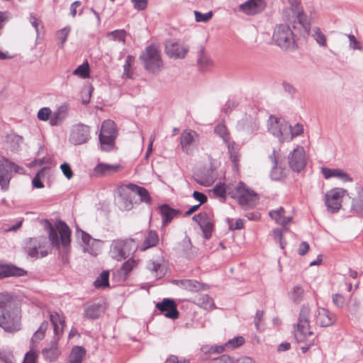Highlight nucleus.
Wrapping results in <instances>:
<instances>
[{"label":"nucleus","mask_w":363,"mask_h":363,"mask_svg":"<svg viewBox=\"0 0 363 363\" xmlns=\"http://www.w3.org/2000/svg\"><path fill=\"white\" fill-rule=\"evenodd\" d=\"M194 180L196 183L203 186H210L213 183V179L212 177H205L203 175H197Z\"/></svg>","instance_id":"e2e57ef3"},{"label":"nucleus","mask_w":363,"mask_h":363,"mask_svg":"<svg viewBox=\"0 0 363 363\" xmlns=\"http://www.w3.org/2000/svg\"><path fill=\"white\" fill-rule=\"evenodd\" d=\"M102 313V305L100 303L91 304L84 308V317L87 319H97Z\"/></svg>","instance_id":"c756f323"},{"label":"nucleus","mask_w":363,"mask_h":363,"mask_svg":"<svg viewBox=\"0 0 363 363\" xmlns=\"http://www.w3.org/2000/svg\"><path fill=\"white\" fill-rule=\"evenodd\" d=\"M313 36L320 46H326V37L319 28L315 27L313 29Z\"/></svg>","instance_id":"864d4df0"},{"label":"nucleus","mask_w":363,"mask_h":363,"mask_svg":"<svg viewBox=\"0 0 363 363\" xmlns=\"http://www.w3.org/2000/svg\"><path fill=\"white\" fill-rule=\"evenodd\" d=\"M215 133L219 135L225 143H228L229 141V133L228 132L227 128L224 124H218L216 126Z\"/></svg>","instance_id":"3c124183"},{"label":"nucleus","mask_w":363,"mask_h":363,"mask_svg":"<svg viewBox=\"0 0 363 363\" xmlns=\"http://www.w3.org/2000/svg\"><path fill=\"white\" fill-rule=\"evenodd\" d=\"M198 304L206 310L213 309L214 308V302L213 298L207 294L201 295L198 298Z\"/></svg>","instance_id":"de8ad7c7"},{"label":"nucleus","mask_w":363,"mask_h":363,"mask_svg":"<svg viewBox=\"0 0 363 363\" xmlns=\"http://www.w3.org/2000/svg\"><path fill=\"white\" fill-rule=\"evenodd\" d=\"M48 328V322H43L38 329L34 333L31 339L32 342L38 343L40 340H42L45 337V334Z\"/></svg>","instance_id":"79ce46f5"},{"label":"nucleus","mask_w":363,"mask_h":363,"mask_svg":"<svg viewBox=\"0 0 363 363\" xmlns=\"http://www.w3.org/2000/svg\"><path fill=\"white\" fill-rule=\"evenodd\" d=\"M42 356L47 362H53L56 361L61 354V351L58 347V340L54 337L48 345L42 350Z\"/></svg>","instance_id":"6ab92c4d"},{"label":"nucleus","mask_w":363,"mask_h":363,"mask_svg":"<svg viewBox=\"0 0 363 363\" xmlns=\"http://www.w3.org/2000/svg\"><path fill=\"white\" fill-rule=\"evenodd\" d=\"M36 352L31 349L26 354L23 363H36Z\"/></svg>","instance_id":"338daca9"},{"label":"nucleus","mask_w":363,"mask_h":363,"mask_svg":"<svg viewBox=\"0 0 363 363\" xmlns=\"http://www.w3.org/2000/svg\"><path fill=\"white\" fill-rule=\"evenodd\" d=\"M133 240H117L111 245V252L113 257L121 260L127 258L135 250Z\"/></svg>","instance_id":"9d476101"},{"label":"nucleus","mask_w":363,"mask_h":363,"mask_svg":"<svg viewBox=\"0 0 363 363\" xmlns=\"http://www.w3.org/2000/svg\"><path fill=\"white\" fill-rule=\"evenodd\" d=\"M321 172L325 179H330L331 177H337L342 181L352 182V178L350 175L340 169H330L328 167H322Z\"/></svg>","instance_id":"393cba45"},{"label":"nucleus","mask_w":363,"mask_h":363,"mask_svg":"<svg viewBox=\"0 0 363 363\" xmlns=\"http://www.w3.org/2000/svg\"><path fill=\"white\" fill-rule=\"evenodd\" d=\"M189 51V48L177 41L169 40L165 45L167 55L174 59L184 58Z\"/></svg>","instance_id":"f3484780"},{"label":"nucleus","mask_w":363,"mask_h":363,"mask_svg":"<svg viewBox=\"0 0 363 363\" xmlns=\"http://www.w3.org/2000/svg\"><path fill=\"white\" fill-rule=\"evenodd\" d=\"M47 170V168L43 167L40 169L34 177L32 181V184L33 187L37 189H41L44 187L43 183L40 181V177L45 176V172Z\"/></svg>","instance_id":"603ef678"},{"label":"nucleus","mask_w":363,"mask_h":363,"mask_svg":"<svg viewBox=\"0 0 363 363\" xmlns=\"http://www.w3.org/2000/svg\"><path fill=\"white\" fill-rule=\"evenodd\" d=\"M67 106H60L51 116L50 123L51 125H57L60 124L67 116Z\"/></svg>","instance_id":"473e14b6"},{"label":"nucleus","mask_w":363,"mask_h":363,"mask_svg":"<svg viewBox=\"0 0 363 363\" xmlns=\"http://www.w3.org/2000/svg\"><path fill=\"white\" fill-rule=\"evenodd\" d=\"M23 141V138L16 134H9L6 137V143L10 145L11 150H16Z\"/></svg>","instance_id":"c03bdc74"},{"label":"nucleus","mask_w":363,"mask_h":363,"mask_svg":"<svg viewBox=\"0 0 363 363\" xmlns=\"http://www.w3.org/2000/svg\"><path fill=\"white\" fill-rule=\"evenodd\" d=\"M272 38L276 44L283 50H294L296 47L294 33L286 24L277 25L274 28Z\"/></svg>","instance_id":"20e7f679"},{"label":"nucleus","mask_w":363,"mask_h":363,"mask_svg":"<svg viewBox=\"0 0 363 363\" xmlns=\"http://www.w3.org/2000/svg\"><path fill=\"white\" fill-rule=\"evenodd\" d=\"M90 139V128L84 124H77L72 129L69 142L74 145L84 144Z\"/></svg>","instance_id":"ddd939ff"},{"label":"nucleus","mask_w":363,"mask_h":363,"mask_svg":"<svg viewBox=\"0 0 363 363\" xmlns=\"http://www.w3.org/2000/svg\"><path fill=\"white\" fill-rule=\"evenodd\" d=\"M333 303L335 306L338 308H343L345 305V297L340 294H335L332 296Z\"/></svg>","instance_id":"0e129e2a"},{"label":"nucleus","mask_w":363,"mask_h":363,"mask_svg":"<svg viewBox=\"0 0 363 363\" xmlns=\"http://www.w3.org/2000/svg\"><path fill=\"white\" fill-rule=\"evenodd\" d=\"M137 265V262L133 259H129L128 261L124 262L121 266L119 273L124 278H126L129 273L132 271V269Z\"/></svg>","instance_id":"49530a36"},{"label":"nucleus","mask_w":363,"mask_h":363,"mask_svg":"<svg viewBox=\"0 0 363 363\" xmlns=\"http://www.w3.org/2000/svg\"><path fill=\"white\" fill-rule=\"evenodd\" d=\"M28 272L23 268L12 264H0V279L14 277H20L27 275Z\"/></svg>","instance_id":"4be33fe9"},{"label":"nucleus","mask_w":363,"mask_h":363,"mask_svg":"<svg viewBox=\"0 0 363 363\" xmlns=\"http://www.w3.org/2000/svg\"><path fill=\"white\" fill-rule=\"evenodd\" d=\"M347 191L341 188H334L327 191L325 194V204L327 210L331 213L339 211L342 207V198Z\"/></svg>","instance_id":"6e6552de"},{"label":"nucleus","mask_w":363,"mask_h":363,"mask_svg":"<svg viewBox=\"0 0 363 363\" xmlns=\"http://www.w3.org/2000/svg\"><path fill=\"white\" fill-rule=\"evenodd\" d=\"M295 15V21H297L304 30L308 33L310 31V21L307 16L304 13L301 7L291 9Z\"/></svg>","instance_id":"a878e982"},{"label":"nucleus","mask_w":363,"mask_h":363,"mask_svg":"<svg viewBox=\"0 0 363 363\" xmlns=\"http://www.w3.org/2000/svg\"><path fill=\"white\" fill-rule=\"evenodd\" d=\"M196 135L195 131H184L180 137V145L183 151H187L186 147L192 144L194 136Z\"/></svg>","instance_id":"c9c22d12"},{"label":"nucleus","mask_w":363,"mask_h":363,"mask_svg":"<svg viewBox=\"0 0 363 363\" xmlns=\"http://www.w3.org/2000/svg\"><path fill=\"white\" fill-rule=\"evenodd\" d=\"M288 169L281 163L273 165L270 172V177L273 180H281L285 178L288 174Z\"/></svg>","instance_id":"7c9ffc66"},{"label":"nucleus","mask_w":363,"mask_h":363,"mask_svg":"<svg viewBox=\"0 0 363 363\" xmlns=\"http://www.w3.org/2000/svg\"><path fill=\"white\" fill-rule=\"evenodd\" d=\"M19 308L13 299V296L8 293H0V312L1 314L6 311H9L14 308Z\"/></svg>","instance_id":"b1692460"},{"label":"nucleus","mask_w":363,"mask_h":363,"mask_svg":"<svg viewBox=\"0 0 363 363\" xmlns=\"http://www.w3.org/2000/svg\"><path fill=\"white\" fill-rule=\"evenodd\" d=\"M289 129V123L284 119L277 118L273 116L268 121V130L280 142H284L286 130Z\"/></svg>","instance_id":"f8f14e48"},{"label":"nucleus","mask_w":363,"mask_h":363,"mask_svg":"<svg viewBox=\"0 0 363 363\" xmlns=\"http://www.w3.org/2000/svg\"><path fill=\"white\" fill-rule=\"evenodd\" d=\"M50 318L53 325H60L62 327L65 325V319L64 316H61L57 312H52L50 314Z\"/></svg>","instance_id":"13d9d810"},{"label":"nucleus","mask_w":363,"mask_h":363,"mask_svg":"<svg viewBox=\"0 0 363 363\" xmlns=\"http://www.w3.org/2000/svg\"><path fill=\"white\" fill-rule=\"evenodd\" d=\"M109 278V272L108 271H103L99 277L96 278L94 284V286L98 289L101 287L108 286L109 285L108 283Z\"/></svg>","instance_id":"09e8293b"},{"label":"nucleus","mask_w":363,"mask_h":363,"mask_svg":"<svg viewBox=\"0 0 363 363\" xmlns=\"http://www.w3.org/2000/svg\"><path fill=\"white\" fill-rule=\"evenodd\" d=\"M201 228L203 237L208 240L212 236L213 223L211 217L206 212H201L196 214L192 218Z\"/></svg>","instance_id":"2eb2a0df"},{"label":"nucleus","mask_w":363,"mask_h":363,"mask_svg":"<svg viewBox=\"0 0 363 363\" xmlns=\"http://www.w3.org/2000/svg\"><path fill=\"white\" fill-rule=\"evenodd\" d=\"M80 233L82 242L84 244V250L91 255H94L95 252L91 245L95 242L96 240L93 239L90 235L83 230H80Z\"/></svg>","instance_id":"37998d69"},{"label":"nucleus","mask_w":363,"mask_h":363,"mask_svg":"<svg viewBox=\"0 0 363 363\" xmlns=\"http://www.w3.org/2000/svg\"><path fill=\"white\" fill-rule=\"evenodd\" d=\"M73 74L82 79H87L90 76V67L87 61L78 66L74 71Z\"/></svg>","instance_id":"ea45409f"},{"label":"nucleus","mask_w":363,"mask_h":363,"mask_svg":"<svg viewBox=\"0 0 363 363\" xmlns=\"http://www.w3.org/2000/svg\"><path fill=\"white\" fill-rule=\"evenodd\" d=\"M264 0H248L239 6L240 10L247 15H256L264 10Z\"/></svg>","instance_id":"412c9836"},{"label":"nucleus","mask_w":363,"mask_h":363,"mask_svg":"<svg viewBox=\"0 0 363 363\" xmlns=\"http://www.w3.org/2000/svg\"><path fill=\"white\" fill-rule=\"evenodd\" d=\"M37 240L36 238H30L29 239V244L30 246H28L27 247V252L28 255L30 257H38V247H40L39 244H36Z\"/></svg>","instance_id":"8fccbe9b"},{"label":"nucleus","mask_w":363,"mask_h":363,"mask_svg":"<svg viewBox=\"0 0 363 363\" xmlns=\"http://www.w3.org/2000/svg\"><path fill=\"white\" fill-rule=\"evenodd\" d=\"M139 59L144 68L151 73H158L163 67L160 50L155 44L147 46L140 55Z\"/></svg>","instance_id":"f03ea898"},{"label":"nucleus","mask_w":363,"mask_h":363,"mask_svg":"<svg viewBox=\"0 0 363 363\" xmlns=\"http://www.w3.org/2000/svg\"><path fill=\"white\" fill-rule=\"evenodd\" d=\"M116 192L119 196L118 205L123 211H130L133 207V200L134 195L128 186V184L119 186Z\"/></svg>","instance_id":"4468645a"},{"label":"nucleus","mask_w":363,"mask_h":363,"mask_svg":"<svg viewBox=\"0 0 363 363\" xmlns=\"http://www.w3.org/2000/svg\"><path fill=\"white\" fill-rule=\"evenodd\" d=\"M315 323L320 327H329L336 321V315L325 308H318L315 313Z\"/></svg>","instance_id":"a211bd4d"},{"label":"nucleus","mask_w":363,"mask_h":363,"mask_svg":"<svg viewBox=\"0 0 363 363\" xmlns=\"http://www.w3.org/2000/svg\"><path fill=\"white\" fill-rule=\"evenodd\" d=\"M197 62L202 71L206 70L210 66L212 65V61L208 56L205 55L203 48H201L199 52V58Z\"/></svg>","instance_id":"58836bf2"},{"label":"nucleus","mask_w":363,"mask_h":363,"mask_svg":"<svg viewBox=\"0 0 363 363\" xmlns=\"http://www.w3.org/2000/svg\"><path fill=\"white\" fill-rule=\"evenodd\" d=\"M52 116V111L48 107H43L40 108L38 112V118L43 121H46L49 118L50 119V117Z\"/></svg>","instance_id":"052dcab7"},{"label":"nucleus","mask_w":363,"mask_h":363,"mask_svg":"<svg viewBox=\"0 0 363 363\" xmlns=\"http://www.w3.org/2000/svg\"><path fill=\"white\" fill-rule=\"evenodd\" d=\"M120 167L121 166L119 164L99 163L94 167V172L96 176H104L111 172H117Z\"/></svg>","instance_id":"cd10ccee"},{"label":"nucleus","mask_w":363,"mask_h":363,"mask_svg":"<svg viewBox=\"0 0 363 363\" xmlns=\"http://www.w3.org/2000/svg\"><path fill=\"white\" fill-rule=\"evenodd\" d=\"M183 289L191 291L198 292L205 289V284L199 282L196 280L193 279H184L183 285L182 287Z\"/></svg>","instance_id":"72a5a7b5"},{"label":"nucleus","mask_w":363,"mask_h":363,"mask_svg":"<svg viewBox=\"0 0 363 363\" xmlns=\"http://www.w3.org/2000/svg\"><path fill=\"white\" fill-rule=\"evenodd\" d=\"M194 16L197 22H208L213 16V12L208 11L206 13H202L198 11H194Z\"/></svg>","instance_id":"680f3d73"},{"label":"nucleus","mask_w":363,"mask_h":363,"mask_svg":"<svg viewBox=\"0 0 363 363\" xmlns=\"http://www.w3.org/2000/svg\"><path fill=\"white\" fill-rule=\"evenodd\" d=\"M213 194L216 197H219L223 201L226 199V189L224 184H218L213 189Z\"/></svg>","instance_id":"6e6d98bb"},{"label":"nucleus","mask_w":363,"mask_h":363,"mask_svg":"<svg viewBox=\"0 0 363 363\" xmlns=\"http://www.w3.org/2000/svg\"><path fill=\"white\" fill-rule=\"evenodd\" d=\"M127 34V32L124 29H120L108 32L107 33V36H112L113 40L118 41L125 44Z\"/></svg>","instance_id":"a18cd8bd"},{"label":"nucleus","mask_w":363,"mask_h":363,"mask_svg":"<svg viewBox=\"0 0 363 363\" xmlns=\"http://www.w3.org/2000/svg\"><path fill=\"white\" fill-rule=\"evenodd\" d=\"M45 221V228L49 232L48 238L52 247L59 250L62 245L65 252L67 253L71 242V230L69 226L64 221L59 220L55 228L48 220Z\"/></svg>","instance_id":"f257e3e1"},{"label":"nucleus","mask_w":363,"mask_h":363,"mask_svg":"<svg viewBox=\"0 0 363 363\" xmlns=\"http://www.w3.org/2000/svg\"><path fill=\"white\" fill-rule=\"evenodd\" d=\"M288 163L292 171L300 172L306 164L305 151L303 147L297 146L288 155Z\"/></svg>","instance_id":"9b49d317"},{"label":"nucleus","mask_w":363,"mask_h":363,"mask_svg":"<svg viewBox=\"0 0 363 363\" xmlns=\"http://www.w3.org/2000/svg\"><path fill=\"white\" fill-rule=\"evenodd\" d=\"M311 308L308 305L303 304L300 309L298 323L295 325L294 337L298 342L306 341L308 337L313 335L311 330L309 316Z\"/></svg>","instance_id":"7ed1b4c3"},{"label":"nucleus","mask_w":363,"mask_h":363,"mask_svg":"<svg viewBox=\"0 0 363 363\" xmlns=\"http://www.w3.org/2000/svg\"><path fill=\"white\" fill-rule=\"evenodd\" d=\"M210 363H233V361L230 356L223 354L218 357L213 359L210 361Z\"/></svg>","instance_id":"774afa93"},{"label":"nucleus","mask_w":363,"mask_h":363,"mask_svg":"<svg viewBox=\"0 0 363 363\" xmlns=\"http://www.w3.org/2000/svg\"><path fill=\"white\" fill-rule=\"evenodd\" d=\"M177 306L175 301L168 298H164L161 302L156 304L158 311L164 313L166 318L173 320L177 319L179 315Z\"/></svg>","instance_id":"dca6fc26"},{"label":"nucleus","mask_w":363,"mask_h":363,"mask_svg":"<svg viewBox=\"0 0 363 363\" xmlns=\"http://www.w3.org/2000/svg\"><path fill=\"white\" fill-rule=\"evenodd\" d=\"M86 355V350L82 346L72 347L68 363H82Z\"/></svg>","instance_id":"2f4dec72"},{"label":"nucleus","mask_w":363,"mask_h":363,"mask_svg":"<svg viewBox=\"0 0 363 363\" xmlns=\"http://www.w3.org/2000/svg\"><path fill=\"white\" fill-rule=\"evenodd\" d=\"M347 38L350 41V48L353 50H362V48L360 45L359 41L352 34L347 35Z\"/></svg>","instance_id":"69168bd1"},{"label":"nucleus","mask_w":363,"mask_h":363,"mask_svg":"<svg viewBox=\"0 0 363 363\" xmlns=\"http://www.w3.org/2000/svg\"><path fill=\"white\" fill-rule=\"evenodd\" d=\"M0 327L8 333L21 329V310L19 308L0 314Z\"/></svg>","instance_id":"423d86ee"},{"label":"nucleus","mask_w":363,"mask_h":363,"mask_svg":"<svg viewBox=\"0 0 363 363\" xmlns=\"http://www.w3.org/2000/svg\"><path fill=\"white\" fill-rule=\"evenodd\" d=\"M355 194H351L349 198L352 199L351 211L359 217H363V188L357 186L354 189Z\"/></svg>","instance_id":"aec40b11"},{"label":"nucleus","mask_w":363,"mask_h":363,"mask_svg":"<svg viewBox=\"0 0 363 363\" xmlns=\"http://www.w3.org/2000/svg\"><path fill=\"white\" fill-rule=\"evenodd\" d=\"M134 60V57L132 56V55H128L125 58V62L123 65V77H126V78H130L131 77V74H130V68L132 65V63Z\"/></svg>","instance_id":"bf43d9fd"},{"label":"nucleus","mask_w":363,"mask_h":363,"mask_svg":"<svg viewBox=\"0 0 363 363\" xmlns=\"http://www.w3.org/2000/svg\"><path fill=\"white\" fill-rule=\"evenodd\" d=\"M285 213V210L283 207H279L277 210H272L269 212L270 217L279 224Z\"/></svg>","instance_id":"4d7b16f0"},{"label":"nucleus","mask_w":363,"mask_h":363,"mask_svg":"<svg viewBox=\"0 0 363 363\" xmlns=\"http://www.w3.org/2000/svg\"><path fill=\"white\" fill-rule=\"evenodd\" d=\"M159 242L158 235L155 230H150L145 237L143 242V250H147L150 247H155Z\"/></svg>","instance_id":"e433bc0d"},{"label":"nucleus","mask_w":363,"mask_h":363,"mask_svg":"<svg viewBox=\"0 0 363 363\" xmlns=\"http://www.w3.org/2000/svg\"><path fill=\"white\" fill-rule=\"evenodd\" d=\"M18 166L0 155V186L1 190L6 191L9 189L12 171L18 172Z\"/></svg>","instance_id":"1a4fd4ad"},{"label":"nucleus","mask_w":363,"mask_h":363,"mask_svg":"<svg viewBox=\"0 0 363 363\" xmlns=\"http://www.w3.org/2000/svg\"><path fill=\"white\" fill-rule=\"evenodd\" d=\"M128 186L132 192L135 193L140 196V201L145 202L147 204L151 203L152 199L149 194L148 191L145 188L132 183L128 184Z\"/></svg>","instance_id":"c85d7f7f"},{"label":"nucleus","mask_w":363,"mask_h":363,"mask_svg":"<svg viewBox=\"0 0 363 363\" xmlns=\"http://www.w3.org/2000/svg\"><path fill=\"white\" fill-rule=\"evenodd\" d=\"M304 290L301 286H294L289 293L290 299L295 303H300L303 298Z\"/></svg>","instance_id":"a19ab883"},{"label":"nucleus","mask_w":363,"mask_h":363,"mask_svg":"<svg viewBox=\"0 0 363 363\" xmlns=\"http://www.w3.org/2000/svg\"><path fill=\"white\" fill-rule=\"evenodd\" d=\"M230 194L232 197L238 198L239 204L244 209L255 206L259 199L257 194L247 189L242 182L239 183L235 193H230Z\"/></svg>","instance_id":"0eeeda50"},{"label":"nucleus","mask_w":363,"mask_h":363,"mask_svg":"<svg viewBox=\"0 0 363 363\" xmlns=\"http://www.w3.org/2000/svg\"><path fill=\"white\" fill-rule=\"evenodd\" d=\"M303 125L296 123L294 127L289 124V129L286 130V134L284 137L285 141L291 140L295 136H298L303 133Z\"/></svg>","instance_id":"4c0bfd02"},{"label":"nucleus","mask_w":363,"mask_h":363,"mask_svg":"<svg viewBox=\"0 0 363 363\" xmlns=\"http://www.w3.org/2000/svg\"><path fill=\"white\" fill-rule=\"evenodd\" d=\"M159 213L162 218V225L165 226L175 217L181 214V211L170 207L168 204H162L158 206Z\"/></svg>","instance_id":"5701e85b"},{"label":"nucleus","mask_w":363,"mask_h":363,"mask_svg":"<svg viewBox=\"0 0 363 363\" xmlns=\"http://www.w3.org/2000/svg\"><path fill=\"white\" fill-rule=\"evenodd\" d=\"M147 267L150 272L155 273V277L157 279L162 278L167 272V267L156 262H148Z\"/></svg>","instance_id":"f704fd0d"},{"label":"nucleus","mask_w":363,"mask_h":363,"mask_svg":"<svg viewBox=\"0 0 363 363\" xmlns=\"http://www.w3.org/2000/svg\"><path fill=\"white\" fill-rule=\"evenodd\" d=\"M70 30V27L66 26L57 32V38L59 40L61 47H62L66 42Z\"/></svg>","instance_id":"5fc2aeb1"},{"label":"nucleus","mask_w":363,"mask_h":363,"mask_svg":"<svg viewBox=\"0 0 363 363\" xmlns=\"http://www.w3.org/2000/svg\"><path fill=\"white\" fill-rule=\"evenodd\" d=\"M118 135L116 125L113 121L106 120L102 123L99 139L101 148L110 151L113 148Z\"/></svg>","instance_id":"39448f33"},{"label":"nucleus","mask_w":363,"mask_h":363,"mask_svg":"<svg viewBox=\"0 0 363 363\" xmlns=\"http://www.w3.org/2000/svg\"><path fill=\"white\" fill-rule=\"evenodd\" d=\"M244 342V337L242 336H238L229 340L228 342L225 344V345L212 347L211 350L215 353H221L224 351L225 347L234 349L241 346Z\"/></svg>","instance_id":"bb28decb"}]
</instances>
